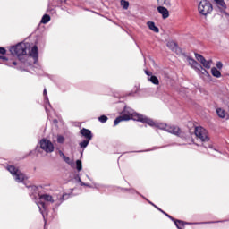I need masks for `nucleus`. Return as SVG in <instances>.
Masks as SVG:
<instances>
[{
	"mask_svg": "<svg viewBox=\"0 0 229 229\" xmlns=\"http://www.w3.org/2000/svg\"><path fill=\"white\" fill-rule=\"evenodd\" d=\"M213 10L212 4L207 0H202L199 4V12L201 15H208V13H212Z\"/></svg>",
	"mask_w": 229,
	"mask_h": 229,
	"instance_id": "4",
	"label": "nucleus"
},
{
	"mask_svg": "<svg viewBox=\"0 0 229 229\" xmlns=\"http://www.w3.org/2000/svg\"><path fill=\"white\" fill-rule=\"evenodd\" d=\"M216 67H217L219 70L223 69V63H222V62H217V63H216Z\"/></svg>",
	"mask_w": 229,
	"mask_h": 229,
	"instance_id": "29",
	"label": "nucleus"
},
{
	"mask_svg": "<svg viewBox=\"0 0 229 229\" xmlns=\"http://www.w3.org/2000/svg\"><path fill=\"white\" fill-rule=\"evenodd\" d=\"M216 114H217L218 117H220L221 119H225V117L226 115V114L225 113V109H223V108H217Z\"/></svg>",
	"mask_w": 229,
	"mask_h": 229,
	"instance_id": "18",
	"label": "nucleus"
},
{
	"mask_svg": "<svg viewBox=\"0 0 229 229\" xmlns=\"http://www.w3.org/2000/svg\"><path fill=\"white\" fill-rule=\"evenodd\" d=\"M157 12H158V13L162 14L163 19L169 18V10H167V8H165L164 6H158L157 7Z\"/></svg>",
	"mask_w": 229,
	"mask_h": 229,
	"instance_id": "10",
	"label": "nucleus"
},
{
	"mask_svg": "<svg viewBox=\"0 0 229 229\" xmlns=\"http://www.w3.org/2000/svg\"><path fill=\"white\" fill-rule=\"evenodd\" d=\"M147 26H148L149 30H151V31H154V33L160 32V30L158 29V27L155 26V22L153 21L147 22Z\"/></svg>",
	"mask_w": 229,
	"mask_h": 229,
	"instance_id": "13",
	"label": "nucleus"
},
{
	"mask_svg": "<svg viewBox=\"0 0 229 229\" xmlns=\"http://www.w3.org/2000/svg\"><path fill=\"white\" fill-rule=\"evenodd\" d=\"M6 54V49L4 47H0V55H5Z\"/></svg>",
	"mask_w": 229,
	"mask_h": 229,
	"instance_id": "30",
	"label": "nucleus"
},
{
	"mask_svg": "<svg viewBox=\"0 0 229 229\" xmlns=\"http://www.w3.org/2000/svg\"><path fill=\"white\" fill-rule=\"evenodd\" d=\"M167 47L171 49L174 53H176L177 55L181 53L180 48L178 47V45L174 43V41H169L167 43Z\"/></svg>",
	"mask_w": 229,
	"mask_h": 229,
	"instance_id": "11",
	"label": "nucleus"
},
{
	"mask_svg": "<svg viewBox=\"0 0 229 229\" xmlns=\"http://www.w3.org/2000/svg\"><path fill=\"white\" fill-rule=\"evenodd\" d=\"M3 60H6V58H5V57H3Z\"/></svg>",
	"mask_w": 229,
	"mask_h": 229,
	"instance_id": "37",
	"label": "nucleus"
},
{
	"mask_svg": "<svg viewBox=\"0 0 229 229\" xmlns=\"http://www.w3.org/2000/svg\"><path fill=\"white\" fill-rule=\"evenodd\" d=\"M63 160H64L66 164H69V165H72V161H71V158H69V157L64 156Z\"/></svg>",
	"mask_w": 229,
	"mask_h": 229,
	"instance_id": "26",
	"label": "nucleus"
},
{
	"mask_svg": "<svg viewBox=\"0 0 229 229\" xmlns=\"http://www.w3.org/2000/svg\"><path fill=\"white\" fill-rule=\"evenodd\" d=\"M89 142H90V140H85L80 143V147L85 148L89 146Z\"/></svg>",
	"mask_w": 229,
	"mask_h": 229,
	"instance_id": "22",
	"label": "nucleus"
},
{
	"mask_svg": "<svg viewBox=\"0 0 229 229\" xmlns=\"http://www.w3.org/2000/svg\"><path fill=\"white\" fill-rule=\"evenodd\" d=\"M121 6L123 8V10H128V8L130 6V3L126 0H122Z\"/></svg>",
	"mask_w": 229,
	"mask_h": 229,
	"instance_id": "21",
	"label": "nucleus"
},
{
	"mask_svg": "<svg viewBox=\"0 0 229 229\" xmlns=\"http://www.w3.org/2000/svg\"><path fill=\"white\" fill-rule=\"evenodd\" d=\"M0 58H3V56L0 55Z\"/></svg>",
	"mask_w": 229,
	"mask_h": 229,
	"instance_id": "38",
	"label": "nucleus"
},
{
	"mask_svg": "<svg viewBox=\"0 0 229 229\" xmlns=\"http://www.w3.org/2000/svg\"><path fill=\"white\" fill-rule=\"evenodd\" d=\"M59 155L61 158H64V157H65V155L64 154V152H62V150L59 151Z\"/></svg>",
	"mask_w": 229,
	"mask_h": 229,
	"instance_id": "31",
	"label": "nucleus"
},
{
	"mask_svg": "<svg viewBox=\"0 0 229 229\" xmlns=\"http://www.w3.org/2000/svg\"><path fill=\"white\" fill-rule=\"evenodd\" d=\"M76 165H77V171H81L82 169L81 160H77Z\"/></svg>",
	"mask_w": 229,
	"mask_h": 229,
	"instance_id": "24",
	"label": "nucleus"
},
{
	"mask_svg": "<svg viewBox=\"0 0 229 229\" xmlns=\"http://www.w3.org/2000/svg\"><path fill=\"white\" fill-rule=\"evenodd\" d=\"M57 142L59 144H64V142H65V138H64V136H58L57 137Z\"/></svg>",
	"mask_w": 229,
	"mask_h": 229,
	"instance_id": "25",
	"label": "nucleus"
},
{
	"mask_svg": "<svg viewBox=\"0 0 229 229\" xmlns=\"http://www.w3.org/2000/svg\"><path fill=\"white\" fill-rule=\"evenodd\" d=\"M195 58L196 60H198V62L201 64L204 69H210V67H212V63H213L212 59L207 60L205 59V57H203V55L199 54H195Z\"/></svg>",
	"mask_w": 229,
	"mask_h": 229,
	"instance_id": "8",
	"label": "nucleus"
},
{
	"mask_svg": "<svg viewBox=\"0 0 229 229\" xmlns=\"http://www.w3.org/2000/svg\"><path fill=\"white\" fill-rule=\"evenodd\" d=\"M139 121L140 123H143L145 124H148V126H157L155 124V122L153 120L139 114L136 112H133L131 109H128V107L124 108L123 114L121 116L117 117L114 120V126H117L119 123H122V121Z\"/></svg>",
	"mask_w": 229,
	"mask_h": 229,
	"instance_id": "1",
	"label": "nucleus"
},
{
	"mask_svg": "<svg viewBox=\"0 0 229 229\" xmlns=\"http://www.w3.org/2000/svg\"><path fill=\"white\" fill-rule=\"evenodd\" d=\"M140 89L139 87H136V91L135 92H139Z\"/></svg>",
	"mask_w": 229,
	"mask_h": 229,
	"instance_id": "35",
	"label": "nucleus"
},
{
	"mask_svg": "<svg viewBox=\"0 0 229 229\" xmlns=\"http://www.w3.org/2000/svg\"><path fill=\"white\" fill-rule=\"evenodd\" d=\"M187 60L193 69H196L197 71H201V69H203V66L197 63L196 60H194L193 58L187 57Z\"/></svg>",
	"mask_w": 229,
	"mask_h": 229,
	"instance_id": "9",
	"label": "nucleus"
},
{
	"mask_svg": "<svg viewBox=\"0 0 229 229\" xmlns=\"http://www.w3.org/2000/svg\"><path fill=\"white\" fill-rule=\"evenodd\" d=\"M8 171L11 173V174L14 177L15 182L18 183H21V182H24V174L21 172L19 169H17L13 165H8L7 166Z\"/></svg>",
	"mask_w": 229,
	"mask_h": 229,
	"instance_id": "5",
	"label": "nucleus"
},
{
	"mask_svg": "<svg viewBox=\"0 0 229 229\" xmlns=\"http://www.w3.org/2000/svg\"><path fill=\"white\" fill-rule=\"evenodd\" d=\"M175 225H176L178 229H182V227H180V225H183V222L180 221V220H176Z\"/></svg>",
	"mask_w": 229,
	"mask_h": 229,
	"instance_id": "27",
	"label": "nucleus"
},
{
	"mask_svg": "<svg viewBox=\"0 0 229 229\" xmlns=\"http://www.w3.org/2000/svg\"><path fill=\"white\" fill-rule=\"evenodd\" d=\"M98 121L100 123H106L108 121V117H106V115H101L100 117H98Z\"/></svg>",
	"mask_w": 229,
	"mask_h": 229,
	"instance_id": "23",
	"label": "nucleus"
},
{
	"mask_svg": "<svg viewBox=\"0 0 229 229\" xmlns=\"http://www.w3.org/2000/svg\"><path fill=\"white\" fill-rule=\"evenodd\" d=\"M214 1L217 4L218 8H220V10H226V4L225 3V0H214Z\"/></svg>",
	"mask_w": 229,
	"mask_h": 229,
	"instance_id": "14",
	"label": "nucleus"
},
{
	"mask_svg": "<svg viewBox=\"0 0 229 229\" xmlns=\"http://www.w3.org/2000/svg\"><path fill=\"white\" fill-rule=\"evenodd\" d=\"M81 134L82 135V137H85L86 140H92V132L90 131V130L83 128L81 130Z\"/></svg>",
	"mask_w": 229,
	"mask_h": 229,
	"instance_id": "12",
	"label": "nucleus"
},
{
	"mask_svg": "<svg viewBox=\"0 0 229 229\" xmlns=\"http://www.w3.org/2000/svg\"><path fill=\"white\" fill-rule=\"evenodd\" d=\"M13 65H17V63L16 62H13Z\"/></svg>",
	"mask_w": 229,
	"mask_h": 229,
	"instance_id": "36",
	"label": "nucleus"
},
{
	"mask_svg": "<svg viewBox=\"0 0 229 229\" xmlns=\"http://www.w3.org/2000/svg\"><path fill=\"white\" fill-rule=\"evenodd\" d=\"M211 74L215 78H221V72L216 67L211 68Z\"/></svg>",
	"mask_w": 229,
	"mask_h": 229,
	"instance_id": "16",
	"label": "nucleus"
},
{
	"mask_svg": "<svg viewBox=\"0 0 229 229\" xmlns=\"http://www.w3.org/2000/svg\"><path fill=\"white\" fill-rule=\"evenodd\" d=\"M195 135L197 139H199L201 140V142H208V140H210V138L208 137V132L203 127H196Z\"/></svg>",
	"mask_w": 229,
	"mask_h": 229,
	"instance_id": "6",
	"label": "nucleus"
},
{
	"mask_svg": "<svg viewBox=\"0 0 229 229\" xmlns=\"http://www.w3.org/2000/svg\"><path fill=\"white\" fill-rule=\"evenodd\" d=\"M10 53L16 55V56H31L34 60H37L38 56V47L37 46L32 47L30 43H19L10 48Z\"/></svg>",
	"mask_w": 229,
	"mask_h": 229,
	"instance_id": "2",
	"label": "nucleus"
},
{
	"mask_svg": "<svg viewBox=\"0 0 229 229\" xmlns=\"http://www.w3.org/2000/svg\"><path fill=\"white\" fill-rule=\"evenodd\" d=\"M43 94H44V96H47V89H44Z\"/></svg>",
	"mask_w": 229,
	"mask_h": 229,
	"instance_id": "34",
	"label": "nucleus"
},
{
	"mask_svg": "<svg viewBox=\"0 0 229 229\" xmlns=\"http://www.w3.org/2000/svg\"><path fill=\"white\" fill-rule=\"evenodd\" d=\"M49 21H51V17L47 14H45L41 19L42 24H47V22H49Z\"/></svg>",
	"mask_w": 229,
	"mask_h": 229,
	"instance_id": "20",
	"label": "nucleus"
},
{
	"mask_svg": "<svg viewBox=\"0 0 229 229\" xmlns=\"http://www.w3.org/2000/svg\"><path fill=\"white\" fill-rule=\"evenodd\" d=\"M200 71H202L201 72L202 74H205L206 76H210L208 72L205 68H203V66H202V69H200Z\"/></svg>",
	"mask_w": 229,
	"mask_h": 229,
	"instance_id": "28",
	"label": "nucleus"
},
{
	"mask_svg": "<svg viewBox=\"0 0 229 229\" xmlns=\"http://www.w3.org/2000/svg\"><path fill=\"white\" fill-rule=\"evenodd\" d=\"M157 128H158L159 130H164L165 131H167V133H171L172 135H176V137H180V135H182V129L175 125L159 123L157 125Z\"/></svg>",
	"mask_w": 229,
	"mask_h": 229,
	"instance_id": "3",
	"label": "nucleus"
},
{
	"mask_svg": "<svg viewBox=\"0 0 229 229\" xmlns=\"http://www.w3.org/2000/svg\"><path fill=\"white\" fill-rule=\"evenodd\" d=\"M40 199H44L45 201H48L49 203H55V199H53V196L48 194L41 195Z\"/></svg>",
	"mask_w": 229,
	"mask_h": 229,
	"instance_id": "15",
	"label": "nucleus"
},
{
	"mask_svg": "<svg viewBox=\"0 0 229 229\" xmlns=\"http://www.w3.org/2000/svg\"><path fill=\"white\" fill-rule=\"evenodd\" d=\"M79 182H80V183H81V185H87V184H85L83 182H81V179H79Z\"/></svg>",
	"mask_w": 229,
	"mask_h": 229,
	"instance_id": "33",
	"label": "nucleus"
},
{
	"mask_svg": "<svg viewBox=\"0 0 229 229\" xmlns=\"http://www.w3.org/2000/svg\"><path fill=\"white\" fill-rule=\"evenodd\" d=\"M148 81H151L154 85H159L160 83L158 78L155 75H151L150 78H148Z\"/></svg>",
	"mask_w": 229,
	"mask_h": 229,
	"instance_id": "17",
	"label": "nucleus"
},
{
	"mask_svg": "<svg viewBox=\"0 0 229 229\" xmlns=\"http://www.w3.org/2000/svg\"><path fill=\"white\" fill-rule=\"evenodd\" d=\"M145 74H147V76H151V72H149L148 71H145Z\"/></svg>",
	"mask_w": 229,
	"mask_h": 229,
	"instance_id": "32",
	"label": "nucleus"
},
{
	"mask_svg": "<svg viewBox=\"0 0 229 229\" xmlns=\"http://www.w3.org/2000/svg\"><path fill=\"white\" fill-rule=\"evenodd\" d=\"M157 4H159L160 6H171V2L167 0H157Z\"/></svg>",
	"mask_w": 229,
	"mask_h": 229,
	"instance_id": "19",
	"label": "nucleus"
},
{
	"mask_svg": "<svg viewBox=\"0 0 229 229\" xmlns=\"http://www.w3.org/2000/svg\"><path fill=\"white\" fill-rule=\"evenodd\" d=\"M39 146L43 151H46L47 153H53L55 151V145L51 142V140L47 139H42L39 141Z\"/></svg>",
	"mask_w": 229,
	"mask_h": 229,
	"instance_id": "7",
	"label": "nucleus"
}]
</instances>
